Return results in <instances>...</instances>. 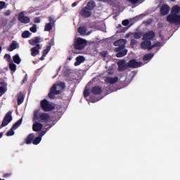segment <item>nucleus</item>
<instances>
[{
	"mask_svg": "<svg viewBox=\"0 0 180 180\" xmlns=\"http://www.w3.org/2000/svg\"><path fill=\"white\" fill-rule=\"evenodd\" d=\"M86 44H87L86 40L81 37L77 38L74 41L73 47L75 50L72 51V53L74 54H78L79 53L77 51V50H84Z\"/></svg>",
	"mask_w": 180,
	"mask_h": 180,
	"instance_id": "1",
	"label": "nucleus"
},
{
	"mask_svg": "<svg viewBox=\"0 0 180 180\" xmlns=\"http://www.w3.org/2000/svg\"><path fill=\"white\" fill-rule=\"evenodd\" d=\"M39 119L42 122V123H46V122L50 120V115L45 112L39 114V112L34 111L33 120H39Z\"/></svg>",
	"mask_w": 180,
	"mask_h": 180,
	"instance_id": "2",
	"label": "nucleus"
},
{
	"mask_svg": "<svg viewBox=\"0 0 180 180\" xmlns=\"http://www.w3.org/2000/svg\"><path fill=\"white\" fill-rule=\"evenodd\" d=\"M114 46H117L115 49V53L123 51L126 47V39H118L114 42Z\"/></svg>",
	"mask_w": 180,
	"mask_h": 180,
	"instance_id": "3",
	"label": "nucleus"
},
{
	"mask_svg": "<svg viewBox=\"0 0 180 180\" xmlns=\"http://www.w3.org/2000/svg\"><path fill=\"white\" fill-rule=\"evenodd\" d=\"M60 94L61 90H60V88L57 87V84H54L50 89L48 96L50 99H54L56 95H60Z\"/></svg>",
	"mask_w": 180,
	"mask_h": 180,
	"instance_id": "4",
	"label": "nucleus"
},
{
	"mask_svg": "<svg viewBox=\"0 0 180 180\" xmlns=\"http://www.w3.org/2000/svg\"><path fill=\"white\" fill-rule=\"evenodd\" d=\"M41 108L44 112H51V110H54V106L50 104L46 99L41 101Z\"/></svg>",
	"mask_w": 180,
	"mask_h": 180,
	"instance_id": "5",
	"label": "nucleus"
},
{
	"mask_svg": "<svg viewBox=\"0 0 180 180\" xmlns=\"http://www.w3.org/2000/svg\"><path fill=\"white\" fill-rule=\"evenodd\" d=\"M167 20L169 23H175L176 25H180V15L176 14H170L167 17Z\"/></svg>",
	"mask_w": 180,
	"mask_h": 180,
	"instance_id": "6",
	"label": "nucleus"
},
{
	"mask_svg": "<svg viewBox=\"0 0 180 180\" xmlns=\"http://www.w3.org/2000/svg\"><path fill=\"white\" fill-rule=\"evenodd\" d=\"M22 122H23V119L20 118V120H18L11 128V129L6 134V136H13L15 134L14 130H16L18 127L22 124Z\"/></svg>",
	"mask_w": 180,
	"mask_h": 180,
	"instance_id": "7",
	"label": "nucleus"
},
{
	"mask_svg": "<svg viewBox=\"0 0 180 180\" xmlns=\"http://www.w3.org/2000/svg\"><path fill=\"white\" fill-rule=\"evenodd\" d=\"M117 65H118V71L120 72L126 71V70H127V68H129V64H128V63H126L125 60H121L118 61Z\"/></svg>",
	"mask_w": 180,
	"mask_h": 180,
	"instance_id": "8",
	"label": "nucleus"
},
{
	"mask_svg": "<svg viewBox=\"0 0 180 180\" xmlns=\"http://www.w3.org/2000/svg\"><path fill=\"white\" fill-rule=\"evenodd\" d=\"M11 122H12V111H9L6 114L2 121V126H8V124H9V123H11Z\"/></svg>",
	"mask_w": 180,
	"mask_h": 180,
	"instance_id": "9",
	"label": "nucleus"
},
{
	"mask_svg": "<svg viewBox=\"0 0 180 180\" xmlns=\"http://www.w3.org/2000/svg\"><path fill=\"white\" fill-rule=\"evenodd\" d=\"M141 65H143V63L137 62L136 59H131L128 62L129 68H139V67H141Z\"/></svg>",
	"mask_w": 180,
	"mask_h": 180,
	"instance_id": "10",
	"label": "nucleus"
},
{
	"mask_svg": "<svg viewBox=\"0 0 180 180\" xmlns=\"http://www.w3.org/2000/svg\"><path fill=\"white\" fill-rule=\"evenodd\" d=\"M155 37V32L154 31L150 30L148 32L145 33L143 36L142 40H153Z\"/></svg>",
	"mask_w": 180,
	"mask_h": 180,
	"instance_id": "11",
	"label": "nucleus"
},
{
	"mask_svg": "<svg viewBox=\"0 0 180 180\" xmlns=\"http://www.w3.org/2000/svg\"><path fill=\"white\" fill-rule=\"evenodd\" d=\"M18 19L19 22H20V23H25V24L30 23V18L27 16H25V13H20L18 15Z\"/></svg>",
	"mask_w": 180,
	"mask_h": 180,
	"instance_id": "12",
	"label": "nucleus"
},
{
	"mask_svg": "<svg viewBox=\"0 0 180 180\" xmlns=\"http://www.w3.org/2000/svg\"><path fill=\"white\" fill-rule=\"evenodd\" d=\"M79 15H81L82 18H91L92 12L84 7L79 11Z\"/></svg>",
	"mask_w": 180,
	"mask_h": 180,
	"instance_id": "13",
	"label": "nucleus"
},
{
	"mask_svg": "<svg viewBox=\"0 0 180 180\" xmlns=\"http://www.w3.org/2000/svg\"><path fill=\"white\" fill-rule=\"evenodd\" d=\"M143 41L141 44V48L143 50H151V41L148 39H143Z\"/></svg>",
	"mask_w": 180,
	"mask_h": 180,
	"instance_id": "14",
	"label": "nucleus"
},
{
	"mask_svg": "<svg viewBox=\"0 0 180 180\" xmlns=\"http://www.w3.org/2000/svg\"><path fill=\"white\" fill-rule=\"evenodd\" d=\"M170 8L168 6V4H163L160 8V15L162 16H165V15H168L169 13Z\"/></svg>",
	"mask_w": 180,
	"mask_h": 180,
	"instance_id": "15",
	"label": "nucleus"
},
{
	"mask_svg": "<svg viewBox=\"0 0 180 180\" xmlns=\"http://www.w3.org/2000/svg\"><path fill=\"white\" fill-rule=\"evenodd\" d=\"M40 53V44H37L35 46L31 49V56L36 57Z\"/></svg>",
	"mask_w": 180,
	"mask_h": 180,
	"instance_id": "16",
	"label": "nucleus"
},
{
	"mask_svg": "<svg viewBox=\"0 0 180 180\" xmlns=\"http://www.w3.org/2000/svg\"><path fill=\"white\" fill-rule=\"evenodd\" d=\"M103 92L102 87L99 86H95L91 89V93L93 95H101Z\"/></svg>",
	"mask_w": 180,
	"mask_h": 180,
	"instance_id": "17",
	"label": "nucleus"
},
{
	"mask_svg": "<svg viewBox=\"0 0 180 180\" xmlns=\"http://www.w3.org/2000/svg\"><path fill=\"white\" fill-rule=\"evenodd\" d=\"M117 81H119V77H108L105 79V84H116V82H117Z\"/></svg>",
	"mask_w": 180,
	"mask_h": 180,
	"instance_id": "18",
	"label": "nucleus"
},
{
	"mask_svg": "<svg viewBox=\"0 0 180 180\" xmlns=\"http://www.w3.org/2000/svg\"><path fill=\"white\" fill-rule=\"evenodd\" d=\"M43 129V124L40 122H36L35 123L33 124L32 125V130L33 131H40Z\"/></svg>",
	"mask_w": 180,
	"mask_h": 180,
	"instance_id": "19",
	"label": "nucleus"
},
{
	"mask_svg": "<svg viewBox=\"0 0 180 180\" xmlns=\"http://www.w3.org/2000/svg\"><path fill=\"white\" fill-rule=\"evenodd\" d=\"M41 42V38L40 37H35L29 41L30 44L31 46H37V44H39V43Z\"/></svg>",
	"mask_w": 180,
	"mask_h": 180,
	"instance_id": "20",
	"label": "nucleus"
},
{
	"mask_svg": "<svg viewBox=\"0 0 180 180\" xmlns=\"http://www.w3.org/2000/svg\"><path fill=\"white\" fill-rule=\"evenodd\" d=\"M85 61V58L82 56H77L76 58V62L75 63L74 65L75 67H78V65H80Z\"/></svg>",
	"mask_w": 180,
	"mask_h": 180,
	"instance_id": "21",
	"label": "nucleus"
},
{
	"mask_svg": "<svg viewBox=\"0 0 180 180\" xmlns=\"http://www.w3.org/2000/svg\"><path fill=\"white\" fill-rule=\"evenodd\" d=\"M95 6H96V4H95V1L91 0L87 3L86 6L84 8H86V9L91 12V11H94V9H95Z\"/></svg>",
	"mask_w": 180,
	"mask_h": 180,
	"instance_id": "22",
	"label": "nucleus"
},
{
	"mask_svg": "<svg viewBox=\"0 0 180 180\" xmlns=\"http://www.w3.org/2000/svg\"><path fill=\"white\" fill-rule=\"evenodd\" d=\"M34 140V134H30L25 140L26 144H32Z\"/></svg>",
	"mask_w": 180,
	"mask_h": 180,
	"instance_id": "23",
	"label": "nucleus"
},
{
	"mask_svg": "<svg viewBox=\"0 0 180 180\" xmlns=\"http://www.w3.org/2000/svg\"><path fill=\"white\" fill-rule=\"evenodd\" d=\"M179 12H180L179 6H174V7H172V8L171 10L172 15H178V13H179Z\"/></svg>",
	"mask_w": 180,
	"mask_h": 180,
	"instance_id": "24",
	"label": "nucleus"
},
{
	"mask_svg": "<svg viewBox=\"0 0 180 180\" xmlns=\"http://www.w3.org/2000/svg\"><path fill=\"white\" fill-rule=\"evenodd\" d=\"M126 54H127V49H123L116 54V57H117V58H122V57H124Z\"/></svg>",
	"mask_w": 180,
	"mask_h": 180,
	"instance_id": "25",
	"label": "nucleus"
},
{
	"mask_svg": "<svg viewBox=\"0 0 180 180\" xmlns=\"http://www.w3.org/2000/svg\"><path fill=\"white\" fill-rule=\"evenodd\" d=\"M154 57V53H147L143 56V61H148V60H151Z\"/></svg>",
	"mask_w": 180,
	"mask_h": 180,
	"instance_id": "26",
	"label": "nucleus"
},
{
	"mask_svg": "<svg viewBox=\"0 0 180 180\" xmlns=\"http://www.w3.org/2000/svg\"><path fill=\"white\" fill-rule=\"evenodd\" d=\"M16 47H18V44H16V41H13L10 45V48L8 49V51H13V50H15Z\"/></svg>",
	"mask_w": 180,
	"mask_h": 180,
	"instance_id": "27",
	"label": "nucleus"
},
{
	"mask_svg": "<svg viewBox=\"0 0 180 180\" xmlns=\"http://www.w3.org/2000/svg\"><path fill=\"white\" fill-rule=\"evenodd\" d=\"M57 87L59 88V90L63 92L65 89V83L64 82H60L58 84H56Z\"/></svg>",
	"mask_w": 180,
	"mask_h": 180,
	"instance_id": "28",
	"label": "nucleus"
},
{
	"mask_svg": "<svg viewBox=\"0 0 180 180\" xmlns=\"http://www.w3.org/2000/svg\"><path fill=\"white\" fill-rule=\"evenodd\" d=\"M77 32L78 33H79V34H86V27H79L78 29H77Z\"/></svg>",
	"mask_w": 180,
	"mask_h": 180,
	"instance_id": "29",
	"label": "nucleus"
},
{
	"mask_svg": "<svg viewBox=\"0 0 180 180\" xmlns=\"http://www.w3.org/2000/svg\"><path fill=\"white\" fill-rule=\"evenodd\" d=\"M13 60L15 64H19L22 61V59H20L19 54H16L14 56H13Z\"/></svg>",
	"mask_w": 180,
	"mask_h": 180,
	"instance_id": "30",
	"label": "nucleus"
},
{
	"mask_svg": "<svg viewBox=\"0 0 180 180\" xmlns=\"http://www.w3.org/2000/svg\"><path fill=\"white\" fill-rule=\"evenodd\" d=\"M54 25H52L51 23H46L44 27V32H51L53 30V27Z\"/></svg>",
	"mask_w": 180,
	"mask_h": 180,
	"instance_id": "31",
	"label": "nucleus"
},
{
	"mask_svg": "<svg viewBox=\"0 0 180 180\" xmlns=\"http://www.w3.org/2000/svg\"><path fill=\"white\" fill-rule=\"evenodd\" d=\"M40 141H41V138H40L39 136H37L36 138H34L32 144H34V146H37V144L40 143Z\"/></svg>",
	"mask_w": 180,
	"mask_h": 180,
	"instance_id": "32",
	"label": "nucleus"
},
{
	"mask_svg": "<svg viewBox=\"0 0 180 180\" xmlns=\"http://www.w3.org/2000/svg\"><path fill=\"white\" fill-rule=\"evenodd\" d=\"M25 100V97L23 95L20 94L18 97V105H22L23 103V101Z\"/></svg>",
	"mask_w": 180,
	"mask_h": 180,
	"instance_id": "33",
	"label": "nucleus"
},
{
	"mask_svg": "<svg viewBox=\"0 0 180 180\" xmlns=\"http://www.w3.org/2000/svg\"><path fill=\"white\" fill-rule=\"evenodd\" d=\"M143 37V32H135L134 33V39H141V37Z\"/></svg>",
	"mask_w": 180,
	"mask_h": 180,
	"instance_id": "34",
	"label": "nucleus"
},
{
	"mask_svg": "<svg viewBox=\"0 0 180 180\" xmlns=\"http://www.w3.org/2000/svg\"><path fill=\"white\" fill-rule=\"evenodd\" d=\"M8 66L11 71H13V72H15L16 71V65H15V63H9Z\"/></svg>",
	"mask_w": 180,
	"mask_h": 180,
	"instance_id": "35",
	"label": "nucleus"
},
{
	"mask_svg": "<svg viewBox=\"0 0 180 180\" xmlns=\"http://www.w3.org/2000/svg\"><path fill=\"white\" fill-rule=\"evenodd\" d=\"M30 37V32L29 31H25L22 33V39H27V37Z\"/></svg>",
	"mask_w": 180,
	"mask_h": 180,
	"instance_id": "36",
	"label": "nucleus"
},
{
	"mask_svg": "<svg viewBox=\"0 0 180 180\" xmlns=\"http://www.w3.org/2000/svg\"><path fill=\"white\" fill-rule=\"evenodd\" d=\"M50 50H51V49H50V46H46V49H44V50L42 51L43 57H46V56H47V54H49V52L50 51Z\"/></svg>",
	"mask_w": 180,
	"mask_h": 180,
	"instance_id": "37",
	"label": "nucleus"
},
{
	"mask_svg": "<svg viewBox=\"0 0 180 180\" xmlns=\"http://www.w3.org/2000/svg\"><path fill=\"white\" fill-rule=\"evenodd\" d=\"M155 47H161V42H156L154 44L151 45V46L149 48L150 50H153V49H155Z\"/></svg>",
	"mask_w": 180,
	"mask_h": 180,
	"instance_id": "38",
	"label": "nucleus"
},
{
	"mask_svg": "<svg viewBox=\"0 0 180 180\" xmlns=\"http://www.w3.org/2000/svg\"><path fill=\"white\" fill-rule=\"evenodd\" d=\"M30 30L32 32V33H36V32H37V26L36 24H34L32 27L30 28Z\"/></svg>",
	"mask_w": 180,
	"mask_h": 180,
	"instance_id": "39",
	"label": "nucleus"
},
{
	"mask_svg": "<svg viewBox=\"0 0 180 180\" xmlns=\"http://www.w3.org/2000/svg\"><path fill=\"white\" fill-rule=\"evenodd\" d=\"M89 95H90L89 89H84V98H88V96H89Z\"/></svg>",
	"mask_w": 180,
	"mask_h": 180,
	"instance_id": "40",
	"label": "nucleus"
},
{
	"mask_svg": "<svg viewBox=\"0 0 180 180\" xmlns=\"http://www.w3.org/2000/svg\"><path fill=\"white\" fill-rule=\"evenodd\" d=\"M49 22H48V23H50L51 25H52V26H54V23H56L54 18H53V17L50 16V17H49Z\"/></svg>",
	"mask_w": 180,
	"mask_h": 180,
	"instance_id": "41",
	"label": "nucleus"
},
{
	"mask_svg": "<svg viewBox=\"0 0 180 180\" xmlns=\"http://www.w3.org/2000/svg\"><path fill=\"white\" fill-rule=\"evenodd\" d=\"M53 46H54V39H51L46 47H50V49H51V47H53Z\"/></svg>",
	"mask_w": 180,
	"mask_h": 180,
	"instance_id": "42",
	"label": "nucleus"
},
{
	"mask_svg": "<svg viewBox=\"0 0 180 180\" xmlns=\"http://www.w3.org/2000/svg\"><path fill=\"white\" fill-rule=\"evenodd\" d=\"M127 1L130 4H132V5H136V4H139V2H140V0H127Z\"/></svg>",
	"mask_w": 180,
	"mask_h": 180,
	"instance_id": "43",
	"label": "nucleus"
},
{
	"mask_svg": "<svg viewBox=\"0 0 180 180\" xmlns=\"http://www.w3.org/2000/svg\"><path fill=\"white\" fill-rule=\"evenodd\" d=\"M129 23H130V20H122V22L123 26H128Z\"/></svg>",
	"mask_w": 180,
	"mask_h": 180,
	"instance_id": "44",
	"label": "nucleus"
},
{
	"mask_svg": "<svg viewBox=\"0 0 180 180\" xmlns=\"http://www.w3.org/2000/svg\"><path fill=\"white\" fill-rule=\"evenodd\" d=\"M130 44L132 47H134V46H136V44H137V40L133 39L131 40Z\"/></svg>",
	"mask_w": 180,
	"mask_h": 180,
	"instance_id": "45",
	"label": "nucleus"
},
{
	"mask_svg": "<svg viewBox=\"0 0 180 180\" xmlns=\"http://www.w3.org/2000/svg\"><path fill=\"white\" fill-rule=\"evenodd\" d=\"M143 23L146 25H151V23H153V20L151 18H149L146 21H144Z\"/></svg>",
	"mask_w": 180,
	"mask_h": 180,
	"instance_id": "46",
	"label": "nucleus"
},
{
	"mask_svg": "<svg viewBox=\"0 0 180 180\" xmlns=\"http://www.w3.org/2000/svg\"><path fill=\"white\" fill-rule=\"evenodd\" d=\"M46 133H47V131H39L38 136H39L40 139H41V136H44V134H46Z\"/></svg>",
	"mask_w": 180,
	"mask_h": 180,
	"instance_id": "47",
	"label": "nucleus"
},
{
	"mask_svg": "<svg viewBox=\"0 0 180 180\" xmlns=\"http://www.w3.org/2000/svg\"><path fill=\"white\" fill-rule=\"evenodd\" d=\"M4 58H6V61H11V55L6 53L4 56Z\"/></svg>",
	"mask_w": 180,
	"mask_h": 180,
	"instance_id": "48",
	"label": "nucleus"
},
{
	"mask_svg": "<svg viewBox=\"0 0 180 180\" xmlns=\"http://www.w3.org/2000/svg\"><path fill=\"white\" fill-rule=\"evenodd\" d=\"M9 176H12V173H6L3 175V178H9Z\"/></svg>",
	"mask_w": 180,
	"mask_h": 180,
	"instance_id": "49",
	"label": "nucleus"
},
{
	"mask_svg": "<svg viewBox=\"0 0 180 180\" xmlns=\"http://www.w3.org/2000/svg\"><path fill=\"white\" fill-rule=\"evenodd\" d=\"M34 23H40L41 20H40L39 17H36V18L34 19Z\"/></svg>",
	"mask_w": 180,
	"mask_h": 180,
	"instance_id": "50",
	"label": "nucleus"
},
{
	"mask_svg": "<svg viewBox=\"0 0 180 180\" xmlns=\"http://www.w3.org/2000/svg\"><path fill=\"white\" fill-rule=\"evenodd\" d=\"M4 8H5V2L0 1V9H4Z\"/></svg>",
	"mask_w": 180,
	"mask_h": 180,
	"instance_id": "51",
	"label": "nucleus"
},
{
	"mask_svg": "<svg viewBox=\"0 0 180 180\" xmlns=\"http://www.w3.org/2000/svg\"><path fill=\"white\" fill-rule=\"evenodd\" d=\"M101 56L102 57H106V56H108V51H103V52H101Z\"/></svg>",
	"mask_w": 180,
	"mask_h": 180,
	"instance_id": "52",
	"label": "nucleus"
},
{
	"mask_svg": "<svg viewBox=\"0 0 180 180\" xmlns=\"http://www.w3.org/2000/svg\"><path fill=\"white\" fill-rule=\"evenodd\" d=\"M0 94H5V89L3 86H0Z\"/></svg>",
	"mask_w": 180,
	"mask_h": 180,
	"instance_id": "53",
	"label": "nucleus"
},
{
	"mask_svg": "<svg viewBox=\"0 0 180 180\" xmlns=\"http://www.w3.org/2000/svg\"><path fill=\"white\" fill-rule=\"evenodd\" d=\"M0 85L3 86H6V82L0 81Z\"/></svg>",
	"mask_w": 180,
	"mask_h": 180,
	"instance_id": "54",
	"label": "nucleus"
},
{
	"mask_svg": "<svg viewBox=\"0 0 180 180\" xmlns=\"http://www.w3.org/2000/svg\"><path fill=\"white\" fill-rule=\"evenodd\" d=\"M9 15H11V11H7L5 13V15H6V16H9Z\"/></svg>",
	"mask_w": 180,
	"mask_h": 180,
	"instance_id": "55",
	"label": "nucleus"
},
{
	"mask_svg": "<svg viewBox=\"0 0 180 180\" xmlns=\"http://www.w3.org/2000/svg\"><path fill=\"white\" fill-rule=\"evenodd\" d=\"M67 60H68V61H71V60H72V56H69V57H68Z\"/></svg>",
	"mask_w": 180,
	"mask_h": 180,
	"instance_id": "56",
	"label": "nucleus"
},
{
	"mask_svg": "<svg viewBox=\"0 0 180 180\" xmlns=\"http://www.w3.org/2000/svg\"><path fill=\"white\" fill-rule=\"evenodd\" d=\"M77 2H74V3L72 4V8H74V7L77 6Z\"/></svg>",
	"mask_w": 180,
	"mask_h": 180,
	"instance_id": "57",
	"label": "nucleus"
},
{
	"mask_svg": "<svg viewBox=\"0 0 180 180\" xmlns=\"http://www.w3.org/2000/svg\"><path fill=\"white\" fill-rule=\"evenodd\" d=\"M44 57H46V56H43V55H42V56L40 58L41 61H43L44 60Z\"/></svg>",
	"mask_w": 180,
	"mask_h": 180,
	"instance_id": "58",
	"label": "nucleus"
},
{
	"mask_svg": "<svg viewBox=\"0 0 180 180\" xmlns=\"http://www.w3.org/2000/svg\"><path fill=\"white\" fill-rule=\"evenodd\" d=\"M3 136H4V132H0V139H2Z\"/></svg>",
	"mask_w": 180,
	"mask_h": 180,
	"instance_id": "59",
	"label": "nucleus"
},
{
	"mask_svg": "<svg viewBox=\"0 0 180 180\" xmlns=\"http://www.w3.org/2000/svg\"><path fill=\"white\" fill-rule=\"evenodd\" d=\"M25 81H27V77H25L24 79L22 80V82L25 83Z\"/></svg>",
	"mask_w": 180,
	"mask_h": 180,
	"instance_id": "60",
	"label": "nucleus"
},
{
	"mask_svg": "<svg viewBox=\"0 0 180 180\" xmlns=\"http://www.w3.org/2000/svg\"><path fill=\"white\" fill-rule=\"evenodd\" d=\"M2 127H5V126H2V122H1V124L0 125V129H2Z\"/></svg>",
	"mask_w": 180,
	"mask_h": 180,
	"instance_id": "61",
	"label": "nucleus"
},
{
	"mask_svg": "<svg viewBox=\"0 0 180 180\" xmlns=\"http://www.w3.org/2000/svg\"><path fill=\"white\" fill-rule=\"evenodd\" d=\"M1 51H2V46H0V54H1Z\"/></svg>",
	"mask_w": 180,
	"mask_h": 180,
	"instance_id": "62",
	"label": "nucleus"
},
{
	"mask_svg": "<svg viewBox=\"0 0 180 180\" xmlns=\"http://www.w3.org/2000/svg\"><path fill=\"white\" fill-rule=\"evenodd\" d=\"M170 1H172V2H175L176 0H170Z\"/></svg>",
	"mask_w": 180,
	"mask_h": 180,
	"instance_id": "63",
	"label": "nucleus"
},
{
	"mask_svg": "<svg viewBox=\"0 0 180 180\" xmlns=\"http://www.w3.org/2000/svg\"><path fill=\"white\" fill-rule=\"evenodd\" d=\"M0 180H5V179H0Z\"/></svg>",
	"mask_w": 180,
	"mask_h": 180,
	"instance_id": "64",
	"label": "nucleus"
}]
</instances>
